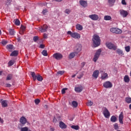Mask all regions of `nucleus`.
I'll list each match as a JSON object with an SVG mask.
<instances>
[{
	"label": "nucleus",
	"instance_id": "1",
	"mask_svg": "<svg viewBox=\"0 0 131 131\" xmlns=\"http://www.w3.org/2000/svg\"><path fill=\"white\" fill-rule=\"evenodd\" d=\"M93 45L94 48H97L101 45V39L99 35L94 34L92 38Z\"/></svg>",
	"mask_w": 131,
	"mask_h": 131
},
{
	"label": "nucleus",
	"instance_id": "2",
	"mask_svg": "<svg viewBox=\"0 0 131 131\" xmlns=\"http://www.w3.org/2000/svg\"><path fill=\"white\" fill-rule=\"evenodd\" d=\"M31 75L32 76V77L33 78V80L35 81L38 80V81H42L43 80V78L41 76H40V75L38 74V75H36L35 73H34V72H31Z\"/></svg>",
	"mask_w": 131,
	"mask_h": 131
},
{
	"label": "nucleus",
	"instance_id": "3",
	"mask_svg": "<svg viewBox=\"0 0 131 131\" xmlns=\"http://www.w3.org/2000/svg\"><path fill=\"white\" fill-rule=\"evenodd\" d=\"M67 33L69 35H71V36L73 38H76L77 39H79V38H80V34L77 33H73L71 31H69Z\"/></svg>",
	"mask_w": 131,
	"mask_h": 131
},
{
	"label": "nucleus",
	"instance_id": "4",
	"mask_svg": "<svg viewBox=\"0 0 131 131\" xmlns=\"http://www.w3.org/2000/svg\"><path fill=\"white\" fill-rule=\"evenodd\" d=\"M101 51L100 49H98L96 51V52L95 53V54L94 55V57L93 58L94 62H97V61L99 59V57H100V55H101Z\"/></svg>",
	"mask_w": 131,
	"mask_h": 131
},
{
	"label": "nucleus",
	"instance_id": "5",
	"mask_svg": "<svg viewBox=\"0 0 131 131\" xmlns=\"http://www.w3.org/2000/svg\"><path fill=\"white\" fill-rule=\"evenodd\" d=\"M106 45L107 48H108V49L110 50H114V51H116V49H117V47L111 42L106 43Z\"/></svg>",
	"mask_w": 131,
	"mask_h": 131
},
{
	"label": "nucleus",
	"instance_id": "6",
	"mask_svg": "<svg viewBox=\"0 0 131 131\" xmlns=\"http://www.w3.org/2000/svg\"><path fill=\"white\" fill-rule=\"evenodd\" d=\"M110 31L113 33H116L117 34H120L122 32L121 30L118 29V28H112L110 29Z\"/></svg>",
	"mask_w": 131,
	"mask_h": 131
},
{
	"label": "nucleus",
	"instance_id": "7",
	"mask_svg": "<svg viewBox=\"0 0 131 131\" xmlns=\"http://www.w3.org/2000/svg\"><path fill=\"white\" fill-rule=\"evenodd\" d=\"M103 86L105 89H111L113 86V84L109 81H105L103 83Z\"/></svg>",
	"mask_w": 131,
	"mask_h": 131
},
{
	"label": "nucleus",
	"instance_id": "8",
	"mask_svg": "<svg viewBox=\"0 0 131 131\" xmlns=\"http://www.w3.org/2000/svg\"><path fill=\"white\" fill-rule=\"evenodd\" d=\"M53 57L54 59H56V60H61V59L63 58V55L61 54V53H56L53 55Z\"/></svg>",
	"mask_w": 131,
	"mask_h": 131
},
{
	"label": "nucleus",
	"instance_id": "9",
	"mask_svg": "<svg viewBox=\"0 0 131 131\" xmlns=\"http://www.w3.org/2000/svg\"><path fill=\"white\" fill-rule=\"evenodd\" d=\"M38 30L40 31V32H46V31L48 30V26H47V25H43L41 28H38Z\"/></svg>",
	"mask_w": 131,
	"mask_h": 131
},
{
	"label": "nucleus",
	"instance_id": "10",
	"mask_svg": "<svg viewBox=\"0 0 131 131\" xmlns=\"http://www.w3.org/2000/svg\"><path fill=\"white\" fill-rule=\"evenodd\" d=\"M89 17L91 19V20H93V21H97V20L99 19V15L97 14L90 15Z\"/></svg>",
	"mask_w": 131,
	"mask_h": 131
},
{
	"label": "nucleus",
	"instance_id": "11",
	"mask_svg": "<svg viewBox=\"0 0 131 131\" xmlns=\"http://www.w3.org/2000/svg\"><path fill=\"white\" fill-rule=\"evenodd\" d=\"M103 115L105 118H109L110 117V112H109V111L106 108L103 110Z\"/></svg>",
	"mask_w": 131,
	"mask_h": 131
},
{
	"label": "nucleus",
	"instance_id": "12",
	"mask_svg": "<svg viewBox=\"0 0 131 131\" xmlns=\"http://www.w3.org/2000/svg\"><path fill=\"white\" fill-rule=\"evenodd\" d=\"M120 14L121 16L123 17V18H125V17H127V15H128V12L124 10H120Z\"/></svg>",
	"mask_w": 131,
	"mask_h": 131
},
{
	"label": "nucleus",
	"instance_id": "13",
	"mask_svg": "<svg viewBox=\"0 0 131 131\" xmlns=\"http://www.w3.org/2000/svg\"><path fill=\"white\" fill-rule=\"evenodd\" d=\"M81 45L80 44H78L75 48V51L76 53L77 54V53H79V52L81 51Z\"/></svg>",
	"mask_w": 131,
	"mask_h": 131
},
{
	"label": "nucleus",
	"instance_id": "14",
	"mask_svg": "<svg viewBox=\"0 0 131 131\" xmlns=\"http://www.w3.org/2000/svg\"><path fill=\"white\" fill-rule=\"evenodd\" d=\"M79 4L83 8H86V7H88V2L86 1H85L80 0Z\"/></svg>",
	"mask_w": 131,
	"mask_h": 131
},
{
	"label": "nucleus",
	"instance_id": "15",
	"mask_svg": "<svg viewBox=\"0 0 131 131\" xmlns=\"http://www.w3.org/2000/svg\"><path fill=\"white\" fill-rule=\"evenodd\" d=\"M123 113L121 112L119 116V121L121 124H123Z\"/></svg>",
	"mask_w": 131,
	"mask_h": 131
},
{
	"label": "nucleus",
	"instance_id": "16",
	"mask_svg": "<svg viewBox=\"0 0 131 131\" xmlns=\"http://www.w3.org/2000/svg\"><path fill=\"white\" fill-rule=\"evenodd\" d=\"M8 101L7 100H2L1 101V105L3 108H6V107H8Z\"/></svg>",
	"mask_w": 131,
	"mask_h": 131
},
{
	"label": "nucleus",
	"instance_id": "17",
	"mask_svg": "<svg viewBox=\"0 0 131 131\" xmlns=\"http://www.w3.org/2000/svg\"><path fill=\"white\" fill-rule=\"evenodd\" d=\"M75 91L76 93H81V92H82V86L75 88Z\"/></svg>",
	"mask_w": 131,
	"mask_h": 131
},
{
	"label": "nucleus",
	"instance_id": "18",
	"mask_svg": "<svg viewBox=\"0 0 131 131\" xmlns=\"http://www.w3.org/2000/svg\"><path fill=\"white\" fill-rule=\"evenodd\" d=\"M26 118L24 117H21L20 119V122L21 124H25L27 122Z\"/></svg>",
	"mask_w": 131,
	"mask_h": 131
},
{
	"label": "nucleus",
	"instance_id": "19",
	"mask_svg": "<svg viewBox=\"0 0 131 131\" xmlns=\"http://www.w3.org/2000/svg\"><path fill=\"white\" fill-rule=\"evenodd\" d=\"M7 49L9 52H12L14 50V46L12 45H8L7 46Z\"/></svg>",
	"mask_w": 131,
	"mask_h": 131
},
{
	"label": "nucleus",
	"instance_id": "20",
	"mask_svg": "<svg viewBox=\"0 0 131 131\" xmlns=\"http://www.w3.org/2000/svg\"><path fill=\"white\" fill-rule=\"evenodd\" d=\"M59 127L60 128H66L67 127V125L64 123V122L61 121L59 123Z\"/></svg>",
	"mask_w": 131,
	"mask_h": 131
},
{
	"label": "nucleus",
	"instance_id": "21",
	"mask_svg": "<svg viewBox=\"0 0 131 131\" xmlns=\"http://www.w3.org/2000/svg\"><path fill=\"white\" fill-rule=\"evenodd\" d=\"M93 76L94 78H98V76H99V71H95L93 73Z\"/></svg>",
	"mask_w": 131,
	"mask_h": 131
},
{
	"label": "nucleus",
	"instance_id": "22",
	"mask_svg": "<svg viewBox=\"0 0 131 131\" xmlns=\"http://www.w3.org/2000/svg\"><path fill=\"white\" fill-rule=\"evenodd\" d=\"M129 77H128V75H125L124 77V82L128 83L129 82Z\"/></svg>",
	"mask_w": 131,
	"mask_h": 131
},
{
	"label": "nucleus",
	"instance_id": "23",
	"mask_svg": "<svg viewBox=\"0 0 131 131\" xmlns=\"http://www.w3.org/2000/svg\"><path fill=\"white\" fill-rule=\"evenodd\" d=\"M10 56L11 57H16V56H18V51H14L13 52H12L11 53V54H10Z\"/></svg>",
	"mask_w": 131,
	"mask_h": 131
},
{
	"label": "nucleus",
	"instance_id": "24",
	"mask_svg": "<svg viewBox=\"0 0 131 131\" xmlns=\"http://www.w3.org/2000/svg\"><path fill=\"white\" fill-rule=\"evenodd\" d=\"M112 19V17L110 15H105L104 17V20L105 21H110Z\"/></svg>",
	"mask_w": 131,
	"mask_h": 131
},
{
	"label": "nucleus",
	"instance_id": "25",
	"mask_svg": "<svg viewBox=\"0 0 131 131\" xmlns=\"http://www.w3.org/2000/svg\"><path fill=\"white\" fill-rule=\"evenodd\" d=\"M76 52H72L71 53L69 56V59H73L74 57H75V55H76Z\"/></svg>",
	"mask_w": 131,
	"mask_h": 131
},
{
	"label": "nucleus",
	"instance_id": "26",
	"mask_svg": "<svg viewBox=\"0 0 131 131\" xmlns=\"http://www.w3.org/2000/svg\"><path fill=\"white\" fill-rule=\"evenodd\" d=\"M117 120V118L115 117V116H112L111 118V121L112 122H116V121Z\"/></svg>",
	"mask_w": 131,
	"mask_h": 131
},
{
	"label": "nucleus",
	"instance_id": "27",
	"mask_svg": "<svg viewBox=\"0 0 131 131\" xmlns=\"http://www.w3.org/2000/svg\"><path fill=\"white\" fill-rule=\"evenodd\" d=\"M72 106L74 107V108H76L78 106V103L76 101H73L72 102Z\"/></svg>",
	"mask_w": 131,
	"mask_h": 131
},
{
	"label": "nucleus",
	"instance_id": "28",
	"mask_svg": "<svg viewBox=\"0 0 131 131\" xmlns=\"http://www.w3.org/2000/svg\"><path fill=\"white\" fill-rule=\"evenodd\" d=\"M116 52L117 53V54H118L119 55H121L122 56H123L124 54H123V52L122 51V50L118 49H117Z\"/></svg>",
	"mask_w": 131,
	"mask_h": 131
},
{
	"label": "nucleus",
	"instance_id": "29",
	"mask_svg": "<svg viewBox=\"0 0 131 131\" xmlns=\"http://www.w3.org/2000/svg\"><path fill=\"white\" fill-rule=\"evenodd\" d=\"M76 29H77L78 30H82V29H83L82 26H81L79 24H77L76 26Z\"/></svg>",
	"mask_w": 131,
	"mask_h": 131
},
{
	"label": "nucleus",
	"instance_id": "30",
	"mask_svg": "<svg viewBox=\"0 0 131 131\" xmlns=\"http://www.w3.org/2000/svg\"><path fill=\"white\" fill-rule=\"evenodd\" d=\"M125 102H126V103H127V104H130L131 98L130 97H126L125 98Z\"/></svg>",
	"mask_w": 131,
	"mask_h": 131
},
{
	"label": "nucleus",
	"instance_id": "31",
	"mask_svg": "<svg viewBox=\"0 0 131 131\" xmlns=\"http://www.w3.org/2000/svg\"><path fill=\"white\" fill-rule=\"evenodd\" d=\"M10 35H14L15 34V31L13 29H10L9 30Z\"/></svg>",
	"mask_w": 131,
	"mask_h": 131
},
{
	"label": "nucleus",
	"instance_id": "32",
	"mask_svg": "<svg viewBox=\"0 0 131 131\" xmlns=\"http://www.w3.org/2000/svg\"><path fill=\"white\" fill-rule=\"evenodd\" d=\"M71 128L76 130H78V129H79V126H78V125H72Z\"/></svg>",
	"mask_w": 131,
	"mask_h": 131
},
{
	"label": "nucleus",
	"instance_id": "33",
	"mask_svg": "<svg viewBox=\"0 0 131 131\" xmlns=\"http://www.w3.org/2000/svg\"><path fill=\"white\" fill-rule=\"evenodd\" d=\"M14 23L17 26H19V25H20V20L18 19H16L14 20Z\"/></svg>",
	"mask_w": 131,
	"mask_h": 131
},
{
	"label": "nucleus",
	"instance_id": "34",
	"mask_svg": "<svg viewBox=\"0 0 131 131\" xmlns=\"http://www.w3.org/2000/svg\"><path fill=\"white\" fill-rule=\"evenodd\" d=\"M116 0H108V3L110 5H114Z\"/></svg>",
	"mask_w": 131,
	"mask_h": 131
},
{
	"label": "nucleus",
	"instance_id": "35",
	"mask_svg": "<svg viewBox=\"0 0 131 131\" xmlns=\"http://www.w3.org/2000/svg\"><path fill=\"white\" fill-rule=\"evenodd\" d=\"M93 104H94V103H93V102H92L91 101H88L86 102L87 106H89L90 107L93 106Z\"/></svg>",
	"mask_w": 131,
	"mask_h": 131
},
{
	"label": "nucleus",
	"instance_id": "36",
	"mask_svg": "<svg viewBox=\"0 0 131 131\" xmlns=\"http://www.w3.org/2000/svg\"><path fill=\"white\" fill-rule=\"evenodd\" d=\"M41 53L42 55H43V56H45V57H47V56H48V52L47 51V50H43Z\"/></svg>",
	"mask_w": 131,
	"mask_h": 131
},
{
	"label": "nucleus",
	"instance_id": "37",
	"mask_svg": "<svg viewBox=\"0 0 131 131\" xmlns=\"http://www.w3.org/2000/svg\"><path fill=\"white\" fill-rule=\"evenodd\" d=\"M13 77L12 74H9L7 77V80H11V79Z\"/></svg>",
	"mask_w": 131,
	"mask_h": 131
},
{
	"label": "nucleus",
	"instance_id": "38",
	"mask_svg": "<svg viewBox=\"0 0 131 131\" xmlns=\"http://www.w3.org/2000/svg\"><path fill=\"white\" fill-rule=\"evenodd\" d=\"M65 14H67V15H69L70 13H71V10L69 9H67L64 11Z\"/></svg>",
	"mask_w": 131,
	"mask_h": 131
},
{
	"label": "nucleus",
	"instance_id": "39",
	"mask_svg": "<svg viewBox=\"0 0 131 131\" xmlns=\"http://www.w3.org/2000/svg\"><path fill=\"white\" fill-rule=\"evenodd\" d=\"M107 76H108V75L107 74V73H105L102 75L101 78H102V79H105L107 78Z\"/></svg>",
	"mask_w": 131,
	"mask_h": 131
},
{
	"label": "nucleus",
	"instance_id": "40",
	"mask_svg": "<svg viewBox=\"0 0 131 131\" xmlns=\"http://www.w3.org/2000/svg\"><path fill=\"white\" fill-rule=\"evenodd\" d=\"M20 131H28V127H24L20 128Z\"/></svg>",
	"mask_w": 131,
	"mask_h": 131
},
{
	"label": "nucleus",
	"instance_id": "41",
	"mask_svg": "<svg viewBox=\"0 0 131 131\" xmlns=\"http://www.w3.org/2000/svg\"><path fill=\"white\" fill-rule=\"evenodd\" d=\"M1 42L2 43V45H3V46H6V45L8 43V41L2 40Z\"/></svg>",
	"mask_w": 131,
	"mask_h": 131
},
{
	"label": "nucleus",
	"instance_id": "42",
	"mask_svg": "<svg viewBox=\"0 0 131 131\" xmlns=\"http://www.w3.org/2000/svg\"><path fill=\"white\" fill-rule=\"evenodd\" d=\"M13 65H14V61L13 60H10L8 62V66H13Z\"/></svg>",
	"mask_w": 131,
	"mask_h": 131
},
{
	"label": "nucleus",
	"instance_id": "43",
	"mask_svg": "<svg viewBox=\"0 0 131 131\" xmlns=\"http://www.w3.org/2000/svg\"><path fill=\"white\" fill-rule=\"evenodd\" d=\"M35 104H36V105H38V104H39L40 100H39V99H36L35 100Z\"/></svg>",
	"mask_w": 131,
	"mask_h": 131
},
{
	"label": "nucleus",
	"instance_id": "44",
	"mask_svg": "<svg viewBox=\"0 0 131 131\" xmlns=\"http://www.w3.org/2000/svg\"><path fill=\"white\" fill-rule=\"evenodd\" d=\"M125 50L126 51V52H129V51H130V48L129 47V46H127L126 47H125Z\"/></svg>",
	"mask_w": 131,
	"mask_h": 131
},
{
	"label": "nucleus",
	"instance_id": "45",
	"mask_svg": "<svg viewBox=\"0 0 131 131\" xmlns=\"http://www.w3.org/2000/svg\"><path fill=\"white\" fill-rule=\"evenodd\" d=\"M33 40L35 42H36L38 40V36H34L33 37Z\"/></svg>",
	"mask_w": 131,
	"mask_h": 131
},
{
	"label": "nucleus",
	"instance_id": "46",
	"mask_svg": "<svg viewBox=\"0 0 131 131\" xmlns=\"http://www.w3.org/2000/svg\"><path fill=\"white\" fill-rule=\"evenodd\" d=\"M57 74H59L60 75H63L64 74V71H59L57 72Z\"/></svg>",
	"mask_w": 131,
	"mask_h": 131
},
{
	"label": "nucleus",
	"instance_id": "47",
	"mask_svg": "<svg viewBox=\"0 0 131 131\" xmlns=\"http://www.w3.org/2000/svg\"><path fill=\"white\" fill-rule=\"evenodd\" d=\"M11 3H12V0H7L6 1V4L7 6L11 5Z\"/></svg>",
	"mask_w": 131,
	"mask_h": 131
},
{
	"label": "nucleus",
	"instance_id": "48",
	"mask_svg": "<svg viewBox=\"0 0 131 131\" xmlns=\"http://www.w3.org/2000/svg\"><path fill=\"white\" fill-rule=\"evenodd\" d=\"M67 90V88H63V89L61 90V94H65V93H66Z\"/></svg>",
	"mask_w": 131,
	"mask_h": 131
},
{
	"label": "nucleus",
	"instance_id": "49",
	"mask_svg": "<svg viewBox=\"0 0 131 131\" xmlns=\"http://www.w3.org/2000/svg\"><path fill=\"white\" fill-rule=\"evenodd\" d=\"M121 3L124 6H126V2H125V0H122Z\"/></svg>",
	"mask_w": 131,
	"mask_h": 131
},
{
	"label": "nucleus",
	"instance_id": "50",
	"mask_svg": "<svg viewBox=\"0 0 131 131\" xmlns=\"http://www.w3.org/2000/svg\"><path fill=\"white\" fill-rule=\"evenodd\" d=\"M114 128L115 129H118V124L117 123L115 124Z\"/></svg>",
	"mask_w": 131,
	"mask_h": 131
},
{
	"label": "nucleus",
	"instance_id": "51",
	"mask_svg": "<svg viewBox=\"0 0 131 131\" xmlns=\"http://www.w3.org/2000/svg\"><path fill=\"white\" fill-rule=\"evenodd\" d=\"M47 12H48V10L47 9H43L42 13L43 15H45L46 13H47Z\"/></svg>",
	"mask_w": 131,
	"mask_h": 131
},
{
	"label": "nucleus",
	"instance_id": "52",
	"mask_svg": "<svg viewBox=\"0 0 131 131\" xmlns=\"http://www.w3.org/2000/svg\"><path fill=\"white\" fill-rule=\"evenodd\" d=\"M20 28L23 30V31H24L26 28L24 26H21Z\"/></svg>",
	"mask_w": 131,
	"mask_h": 131
},
{
	"label": "nucleus",
	"instance_id": "53",
	"mask_svg": "<svg viewBox=\"0 0 131 131\" xmlns=\"http://www.w3.org/2000/svg\"><path fill=\"white\" fill-rule=\"evenodd\" d=\"M6 88H11L12 85H11V84L7 83L6 84Z\"/></svg>",
	"mask_w": 131,
	"mask_h": 131
},
{
	"label": "nucleus",
	"instance_id": "54",
	"mask_svg": "<svg viewBox=\"0 0 131 131\" xmlns=\"http://www.w3.org/2000/svg\"><path fill=\"white\" fill-rule=\"evenodd\" d=\"M39 48H40V49H45V45H42V44H41V45H40Z\"/></svg>",
	"mask_w": 131,
	"mask_h": 131
},
{
	"label": "nucleus",
	"instance_id": "55",
	"mask_svg": "<svg viewBox=\"0 0 131 131\" xmlns=\"http://www.w3.org/2000/svg\"><path fill=\"white\" fill-rule=\"evenodd\" d=\"M53 122H54V123H56V122H57V119H56V118H53Z\"/></svg>",
	"mask_w": 131,
	"mask_h": 131
},
{
	"label": "nucleus",
	"instance_id": "56",
	"mask_svg": "<svg viewBox=\"0 0 131 131\" xmlns=\"http://www.w3.org/2000/svg\"><path fill=\"white\" fill-rule=\"evenodd\" d=\"M43 37L44 38H48V35H47V34H44Z\"/></svg>",
	"mask_w": 131,
	"mask_h": 131
},
{
	"label": "nucleus",
	"instance_id": "57",
	"mask_svg": "<svg viewBox=\"0 0 131 131\" xmlns=\"http://www.w3.org/2000/svg\"><path fill=\"white\" fill-rule=\"evenodd\" d=\"M85 65V63L84 62L81 63V67H84Z\"/></svg>",
	"mask_w": 131,
	"mask_h": 131
},
{
	"label": "nucleus",
	"instance_id": "58",
	"mask_svg": "<svg viewBox=\"0 0 131 131\" xmlns=\"http://www.w3.org/2000/svg\"><path fill=\"white\" fill-rule=\"evenodd\" d=\"M0 122H1L2 123H4V120H3L2 118H0Z\"/></svg>",
	"mask_w": 131,
	"mask_h": 131
},
{
	"label": "nucleus",
	"instance_id": "59",
	"mask_svg": "<svg viewBox=\"0 0 131 131\" xmlns=\"http://www.w3.org/2000/svg\"><path fill=\"white\" fill-rule=\"evenodd\" d=\"M83 76V74H81V75H80V77H78V78H81Z\"/></svg>",
	"mask_w": 131,
	"mask_h": 131
},
{
	"label": "nucleus",
	"instance_id": "60",
	"mask_svg": "<svg viewBox=\"0 0 131 131\" xmlns=\"http://www.w3.org/2000/svg\"><path fill=\"white\" fill-rule=\"evenodd\" d=\"M75 76H76V74L73 75V76H72V77L74 78L75 77Z\"/></svg>",
	"mask_w": 131,
	"mask_h": 131
},
{
	"label": "nucleus",
	"instance_id": "61",
	"mask_svg": "<svg viewBox=\"0 0 131 131\" xmlns=\"http://www.w3.org/2000/svg\"><path fill=\"white\" fill-rule=\"evenodd\" d=\"M55 2H62L63 0H54Z\"/></svg>",
	"mask_w": 131,
	"mask_h": 131
},
{
	"label": "nucleus",
	"instance_id": "62",
	"mask_svg": "<svg viewBox=\"0 0 131 131\" xmlns=\"http://www.w3.org/2000/svg\"><path fill=\"white\" fill-rule=\"evenodd\" d=\"M50 130L52 131H54L55 130V129H54V128H51Z\"/></svg>",
	"mask_w": 131,
	"mask_h": 131
},
{
	"label": "nucleus",
	"instance_id": "63",
	"mask_svg": "<svg viewBox=\"0 0 131 131\" xmlns=\"http://www.w3.org/2000/svg\"><path fill=\"white\" fill-rule=\"evenodd\" d=\"M129 109H130V110H131V104L129 105Z\"/></svg>",
	"mask_w": 131,
	"mask_h": 131
},
{
	"label": "nucleus",
	"instance_id": "64",
	"mask_svg": "<svg viewBox=\"0 0 131 131\" xmlns=\"http://www.w3.org/2000/svg\"><path fill=\"white\" fill-rule=\"evenodd\" d=\"M0 75H2V72H0Z\"/></svg>",
	"mask_w": 131,
	"mask_h": 131
}]
</instances>
